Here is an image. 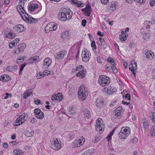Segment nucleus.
Here are the masks:
<instances>
[{
	"label": "nucleus",
	"instance_id": "nucleus-36",
	"mask_svg": "<svg viewBox=\"0 0 155 155\" xmlns=\"http://www.w3.org/2000/svg\"><path fill=\"white\" fill-rule=\"evenodd\" d=\"M121 112H122L121 111L115 110L114 113V115L115 116V117H118L120 118V117L121 113Z\"/></svg>",
	"mask_w": 155,
	"mask_h": 155
},
{
	"label": "nucleus",
	"instance_id": "nucleus-10",
	"mask_svg": "<svg viewBox=\"0 0 155 155\" xmlns=\"http://www.w3.org/2000/svg\"><path fill=\"white\" fill-rule=\"evenodd\" d=\"M26 45L25 43H21L18 46L17 48H16L15 53H18L19 52H21L25 48Z\"/></svg>",
	"mask_w": 155,
	"mask_h": 155
},
{
	"label": "nucleus",
	"instance_id": "nucleus-13",
	"mask_svg": "<svg viewBox=\"0 0 155 155\" xmlns=\"http://www.w3.org/2000/svg\"><path fill=\"white\" fill-rule=\"evenodd\" d=\"M13 28L17 32H22L24 30V27L23 25L18 24L15 26Z\"/></svg>",
	"mask_w": 155,
	"mask_h": 155
},
{
	"label": "nucleus",
	"instance_id": "nucleus-6",
	"mask_svg": "<svg viewBox=\"0 0 155 155\" xmlns=\"http://www.w3.org/2000/svg\"><path fill=\"white\" fill-rule=\"evenodd\" d=\"M82 60L85 62H87L89 60L90 57L91 56V54L87 50H84L82 53Z\"/></svg>",
	"mask_w": 155,
	"mask_h": 155
},
{
	"label": "nucleus",
	"instance_id": "nucleus-33",
	"mask_svg": "<svg viewBox=\"0 0 155 155\" xmlns=\"http://www.w3.org/2000/svg\"><path fill=\"white\" fill-rule=\"evenodd\" d=\"M150 136L152 137L155 136V124L152 126L150 130Z\"/></svg>",
	"mask_w": 155,
	"mask_h": 155
},
{
	"label": "nucleus",
	"instance_id": "nucleus-54",
	"mask_svg": "<svg viewBox=\"0 0 155 155\" xmlns=\"http://www.w3.org/2000/svg\"><path fill=\"white\" fill-rule=\"evenodd\" d=\"M111 69H112L113 71L115 73H117V70L116 69V67L115 66V64L114 65H112V68Z\"/></svg>",
	"mask_w": 155,
	"mask_h": 155
},
{
	"label": "nucleus",
	"instance_id": "nucleus-40",
	"mask_svg": "<svg viewBox=\"0 0 155 155\" xmlns=\"http://www.w3.org/2000/svg\"><path fill=\"white\" fill-rule=\"evenodd\" d=\"M57 96V100L59 101H60L63 98L61 93H59L56 94Z\"/></svg>",
	"mask_w": 155,
	"mask_h": 155
},
{
	"label": "nucleus",
	"instance_id": "nucleus-28",
	"mask_svg": "<svg viewBox=\"0 0 155 155\" xmlns=\"http://www.w3.org/2000/svg\"><path fill=\"white\" fill-rule=\"evenodd\" d=\"M22 11V13L21 14H22V15L23 16V18H22L25 21L26 20H28L27 18L28 17H30V15H29L25 11V12L24 11Z\"/></svg>",
	"mask_w": 155,
	"mask_h": 155
},
{
	"label": "nucleus",
	"instance_id": "nucleus-38",
	"mask_svg": "<svg viewBox=\"0 0 155 155\" xmlns=\"http://www.w3.org/2000/svg\"><path fill=\"white\" fill-rule=\"evenodd\" d=\"M143 38L144 40H148L150 38L149 34L147 33H145L143 34Z\"/></svg>",
	"mask_w": 155,
	"mask_h": 155
},
{
	"label": "nucleus",
	"instance_id": "nucleus-16",
	"mask_svg": "<svg viewBox=\"0 0 155 155\" xmlns=\"http://www.w3.org/2000/svg\"><path fill=\"white\" fill-rule=\"evenodd\" d=\"M5 37L8 38L9 39L12 38L15 36L16 34L13 32L12 31H10L8 32H5Z\"/></svg>",
	"mask_w": 155,
	"mask_h": 155
},
{
	"label": "nucleus",
	"instance_id": "nucleus-24",
	"mask_svg": "<svg viewBox=\"0 0 155 155\" xmlns=\"http://www.w3.org/2000/svg\"><path fill=\"white\" fill-rule=\"evenodd\" d=\"M39 60V56H35L29 59V62L31 63H33L34 62H36L38 61Z\"/></svg>",
	"mask_w": 155,
	"mask_h": 155
},
{
	"label": "nucleus",
	"instance_id": "nucleus-63",
	"mask_svg": "<svg viewBox=\"0 0 155 155\" xmlns=\"http://www.w3.org/2000/svg\"><path fill=\"white\" fill-rule=\"evenodd\" d=\"M152 75L153 76L152 78L155 79V69H153L152 73Z\"/></svg>",
	"mask_w": 155,
	"mask_h": 155
},
{
	"label": "nucleus",
	"instance_id": "nucleus-31",
	"mask_svg": "<svg viewBox=\"0 0 155 155\" xmlns=\"http://www.w3.org/2000/svg\"><path fill=\"white\" fill-rule=\"evenodd\" d=\"M27 19L28 20H25V21L28 23H32L35 22V19L31 17V16L28 17Z\"/></svg>",
	"mask_w": 155,
	"mask_h": 155
},
{
	"label": "nucleus",
	"instance_id": "nucleus-47",
	"mask_svg": "<svg viewBox=\"0 0 155 155\" xmlns=\"http://www.w3.org/2000/svg\"><path fill=\"white\" fill-rule=\"evenodd\" d=\"M84 68V67L83 65H80L76 67V69L77 71H81V70H82V69H83Z\"/></svg>",
	"mask_w": 155,
	"mask_h": 155
},
{
	"label": "nucleus",
	"instance_id": "nucleus-11",
	"mask_svg": "<svg viewBox=\"0 0 155 155\" xmlns=\"http://www.w3.org/2000/svg\"><path fill=\"white\" fill-rule=\"evenodd\" d=\"M51 59L49 58H46L44 60L43 65L42 68H48L51 65Z\"/></svg>",
	"mask_w": 155,
	"mask_h": 155
},
{
	"label": "nucleus",
	"instance_id": "nucleus-1",
	"mask_svg": "<svg viewBox=\"0 0 155 155\" xmlns=\"http://www.w3.org/2000/svg\"><path fill=\"white\" fill-rule=\"evenodd\" d=\"M73 14L71 11H68L66 12H59L58 15V19L62 21H65L67 20H70Z\"/></svg>",
	"mask_w": 155,
	"mask_h": 155
},
{
	"label": "nucleus",
	"instance_id": "nucleus-26",
	"mask_svg": "<svg viewBox=\"0 0 155 155\" xmlns=\"http://www.w3.org/2000/svg\"><path fill=\"white\" fill-rule=\"evenodd\" d=\"M34 133V131L33 130H31L30 131L27 130L25 132V135L28 137H32Z\"/></svg>",
	"mask_w": 155,
	"mask_h": 155
},
{
	"label": "nucleus",
	"instance_id": "nucleus-34",
	"mask_svg": "<svg viewBox=\"0 0 155 155\" xmlns=\"http://www.w3.org/2000/svg\"><path fill=\"white\" fill-rule=\"evenodd\" d=\"M84 117L87 119L91 117L90 112L88 110L84 111Z\"/></svg>",
	"mask_w": 155,
	"mask_h": 155
},
{
	"label": "nucleus",
	"instance_id": "nucleus-19",
	"mask_svg": "<svg viewBox=\"0 0 155 155\" xmlns=\"http://www.w3.org/2000/svg\"><path fill=\"white\" fill-rule=\"evenodd\" d=\"M146 55L147 59H151L154 56V53L150 51H148L146 53Z\"/></svg>",
	"mask_w": 155,
	"mask_h": 155
},
{
	"label": "nucleus",
	"instance_id": "nucleus-17",
	"mask_svg": "<svg viewBox=\"0 0 155 155\" xmlns=\"http://www.w3.org/2000/svg\"><path fill=\"white\" fill-rule=\"evenodd\" d=\"M86 73V71L85 70L82 69L77 74L76 76L78 77H81V78H82L85 77Z\"/></svg>",
	"mask_w": 155,
	"mask_h": 155
},
{
	"label": "nucleus",
	"instance_id": "nucleus-30",
	"mask_svg": "<svg viewBox=\"0 0 155 155\" xmlns=\"http://www.w3.org/2000/svg\"><path fill=\"white\" fill-rule=\"evenodd\" d=\"M68 113L71 116H72L73 114L75 113V111L74 110V108L71 107H70L68 109Z\"/></svg>",
	"mask_w": 155,
	"mask_h": 155
},
{
	"label": "nucleus",
	"instance_id": "nucleus-52",
	"mask_svg": "<svg viewBox=\"0 0 155 155\" xmlns=\"http://www.w3.org/2000/svg\"><path fill=\"white\" fill-rule=\"evenodd\" d=\"M75 49L76 51H77V52L76 54H75V57L76 58V59H77L79 56V49L77 47H76L75 48Z\"/></svg>",
	"mask_w": 155,
	"mask_h": 155
},
{
	"label": "nucleus",
	"instance_id": "nucleus-42",
	"mask_svg": "<svg viewBox=\"0 0 155 155\" xmlns=\"http://www.w3.org/2000/svg\"><path fill=\"white\" fill-rule=\"evenodd\" d=\"M46 75V74L44 73H39L37 74L36 77L37 79H40L42 77H45Z\"/></svg>",
	"mask_w": 155,
	"mask_h": 155
},
{
	"label": "nucleus",
	"instance_id": "nucleus-39",
	"mask_svg": "<svg viewBox=\"0 0 155 155\" xmlns=\"http://www.w3.org/2000/svg\"><path fill=\"white\" fill-rule=\"evenodd\" d=\"M22 152V151L19 149H15L13 151L14 153L16 155H20Z\"/></svg>",
	"mask_w": 155,
	"mask_h": 155
},
{
	"label": "nucleus",
	"instance_id": "nucleus-7",
	"mask_svg": "<svg viewBox=\"0 0 155 155\" xmlns=\"http://www.w3.org/2000/svg\"><path fill=\"white\" fill-rule=\"evenodd\" d=\"M95 103L96 106L100 108L104 107L106 104L103 100L102 98L100 97L97 98Z\"/></svg>",
	"mask_w": 155,
	"mask_h": 155
},
{
	"label": "nucleus",
	"instance_id": "nucleus-35",
	"mask_svg": "<svg viewBox=\"0 0 155 155\" xmlns=\"http://www.w3.org/2000/svg\"><path fill=\"white\" fill-rule=\"evenodd\" d=\"M101 138V137L99 135V134L95 136L93 142L95 143L97 142L100 141Z\"/></svg>",
	"mask_w": 155,
	"mask_h": 155
},
{
	"label": "nucleus",
	"instance_id": "nucleus-14",
	"mask_svg": "<svg viewBox=\"0 0 155 155\" xmlns=\"http://www.w3.org/2000/svg\"><path fill=\"white\" fill-rule=\"evenodd\" d=\"M70 2L76 5L78 7H82L84 6V4L81 3V2L77 0H69Z\"/></svg>",
	"mask_w": 155,
	"mask_h": 155
},
{
	"label": "nucleus",
	"instance_id": "nucleus-49",
	"mask_svg": "<svg viewBox=\"0 0 155 155\" xmlns=\"http://www.w3.org/2000/svg\"><path fill=\"white\" fill-rule=\"evenodd\" d=\"M131 65L132 66V67L133 68H134V69H137V63L136 62H133L131 63Z\"/></svg>",
	"mask_w": 155,
	"mask_h": 155
},
{
	"label": "nucleus",
	"instance_id": "nucleus-27",
	"mask_svg": "<svg viewBox=\"0 0 155 155\" xmlns=\"http://www.w3.org/2000/svg\"><path fill=\"white\" fill-rule=\"evenodd\" d=\"M152 24L151 22L149 21H146L144 23V27L146 29H148L150 28V26Z\"/></svg>",
	"mask_w": 155,
	"mask_h": 155
},
{
	"label": "nucleus",
	"instance_id": "nucleus-61",
	"mask_svg": "<svg viewBox=\"0 0 155 155\" xmlns=\"http://www.w3.org/2000/svg\"><path fill=\"white\" fill-rule=\"evenodd\" d=\"M155 4V0H151L150 2V4L151 6H152L154 5Z\"/></svg>",
	"mask_w": 155,
	"mask_h": 155
},
{
	"label": "nucleus",
	"instance_id": "nucleus-8",
	"mask_svg": "<svg viewBox=\"0 0 155 155\" xmlns=\"http://www.w3.org/2000/svg\"><path fill=\"white\" fill-rule=\"evenodd\" d=\"M34 114L36 117L38 119H42L44 117L43 112L39 108H36L35 110Z\"/></svg>",
	"mask_w": 155,
	"mask_h": 155
},
{
	"label": "nucleus",
	"instance_id": "nucleus-50",
	"mask_svg": "<svg viewBox=\"0 0 155 155\" xmlns=\"http://www.w3.org/2000/svg\"><path fill=\"white\" fill-rule=\"evenodd\" d=\"M12 97V95L11 93H5V96L4 97V98L5 99H8V97L11 98Z\"/></svg>",
	"mask_w": 155,
	"mask_h": 155
},
{
	"label": "nucleus",
	"instance_id": "nucleus-15",
	"mask_svg": "<svg viewBox=\"0 0 155 155\" xmlns=\"http://www.w3.org/2000/svg\"><path fill=\"white\" fill-rule=\"evenodd\" d=\"M83 141V139H79L78 140H76L73 143V145L74 147H80L81 145L83 144V143L82 141Z\"/></svg>",
	"mask_w": 155,
	"mask_h": 155
},
{
	"label": "nucleus",
	"instance_id": "nucleus-9",
	"mask_svg": "<svg viewBox=\"0 0 155 155\" xmlns=\"http://www.w3.org/2000/svg\"><path fill=\"white\" fill-rule=\"evenodd\" d=\"M102 120L101 119L100 120L98 119L97 121V120L96 124L95 126L96 130L99 132H101L103 130V127L102 125L103 126L102 123Z\"/></svg>",
	"mask_w": 155,
	"mask_h": 155
},
{
	"label": "nucleus",
	"instance_id": "nucleus-58",
	"mask_svg": "<svg viewBox=\"0 0 155 155\" xmlns=\"http://www.w3.org/2000/svg\"><path fill=\"white\" fill-rule=\"evenodd\" d=\"M87 23V21L86 19H84L82 21L81 24L83 27H85Z\"/></svg>",
	"mask_w": 155,
	"mask_h": 155
},
{
	"label": "nucleus",
	"instance_id": "nucleus-3",
	"mask_svg": "<svg viewBox=\"0 0 155 155\" xmlns=\"http://www.w3.org/2000/svg\"><path fill=\"white\" fill-rule=\"evenodd\" d=\"M98 83L104 87L108 85L110 82V78L106 76L100 75L98 80Z\"/></svg>",
	"mask_w": 155,
	"mask_h": 155
},
{
	"label": "nucleus",
	"instance_id": "nucleus-23",
	"mask_svg": "<svg viewBox=\"0 0 155 155\" xmlns=\"http://www.w3.org/2000/svg\"><path fill=\"white\" fill-rule=\"evenodd\" d=\"M17 8L19 12V13L22 18H23V16L22 15V14H21V13H22V11H24V12H25V10L24 8L21 5H19L17 6Z\"/></svg>",
	"mask_w": 155,
	"mask_h": 155
},
{
	"label": "nucleus",
	"instance_id": "nucleus-5",
	"mask_svg": "<svg viewBox=\"0 0 155 155\" xmlns=\"http://www.w3.org/2000/svg\"><path fill=\"white\" fill-rule=\"evenodd\" d=\"M84 86H80L79 88L78 94L79 95L78 97L82 100H84L86 96V92L84 89Z\"/></svg>",
	"mask_w": 155,
	"mask_h": 155
},
{
	"label": "nucleus",
	"instance_id": "nucleus-41",
	"mask_svg": "<svg viewBox=\"0 0 155 155\" xmlns=\"http://www.w3.org/2000/svg\"><path fill=\"white\" fill-rule=\"evenodd\" d=\"M108 62L110 63L112 65H114L115 64V62L114 60L112 58H108L107 60Z\"/></svg>",
	"mask_w": 155,
	"mask_h": 155
},
{
	"label": "nucleus",
	"instance_id": "nucleus-62",
	"mask_svg": "<svg viewBox=\"0 0 155 155\" xmlns=\"http://www.w3.org/2000/svg\"><path fill=\"white\" fill-rule=\"evenodd\" d=\"M134 1L137 2H140L143 4L145 3V0H134Z\"/></svg>",
	"mask_w": 155,
	"mask_h": 155
},
{
	"label": "nucleus",
	"instance_id": "nucleus-48",
	"mask_svg": "<svg viewBox=\"0 0 155 155\" xmlns=\"http://www.w3.org/2000/svg\"><path fill=\"white\" fill-rule=\"evenodd\" d=\"M110 90H109V92H112V94L115 92H116L117 91V89L116 88L114 87H112L111 86H110Z\"/></svg>",
	"mask_w": 155,
	"mask_h": 155
},
{
	"label": "nucleus",
	"instance_id": "nucleus-43",
	"mask_svg": "<svg viewBox=\"0 0 155 155\" xmlns=\"http://www.w3.org/2000/svg\"><path fill=\"white\" fill-rule=\"evenodd\" d=\"M16 123H17L16 124H15V126H17L18 125H19L23 123L24 122V121H22L21 120H19V119L17 118L16 120Z\"/></svg>",
	"mask_w": 155,
	"mask_h": 155
},
{
	"label": "nucleus",
	"instance_id": "nucleus-46",
	"mask_svg": "<svg viewBox=\"0 0 155 155\" xmlns=\"http://www.w3.org/2000/svg\"><path fill=\"white\" fill-rule=\"evenodd\" d=\"M21 119L22 120V121H24L25 120H26L25 119V118L26 117H27L28 116V115L27 114H25V113H24L23 114H22L21 115Z\"/></svg>",
	"mask_w": 155,
	"mask_h": 155
},
{
	"label": "nucleus",
	"instance_id": "nucleus-45",
	"mask_svg": "<svg viewBox=\"0 0 155 155\" xmlns=\"http://www.w3.org/2000/svg\"><path fill=\"white\" fill-rule=\"evenodd\" d=\"M19 39L18 38H16L15 39L13 40L12 42V44H13L14 46H15L19 42Z\"/></svg>",
	"mask_w": 155,
	"mask_h": 155
},
{
	"label": "nucleus",
	"instance_id": "nucleus-21",
	"mask_svg": "<svg viewBox=\"0 0 155 155\" xmlns=\"http://www.w3.org/2000/svg\"><path fill=\"white\" fill-rule=\"evenodd\" d=\"M118 6V3L116 2H111L110 4V9L112 11L115 10Z\"/></svg>",
	"mask_w": 155,
	"mask_h": 155
},
{
	"label": "nucleus",
	"instance_id": "nucleus-37",
	"mask_svg": "<svg viewBox=\"0 0 155 155\" xmlns=\"http://www.w3.org/2000/svg\"><path fill=\"white\" fill-rule=\"evenodd\" d=\"M127 35V34L120 35L119 36V38L121 41H124L126 39Z\"/></svg>",
	"mask_w": 155,
	"mask_h": 155
},
{
	"label": "nucleus",
	"instance_id": "nucleus-64",
	"mask_svg": "<svg viewBox=\"0 0 155 155\" xmlns=\"http://www.w3.org/2000/svg\"><path fill=\"white\" fill-rule=\"evenodd\" d=\"M115 110H117L121 111V112H122V111H123L122 108V107L120 106L118 107L117 108H116Z\"/></svg>",
	"mask_w": 155,
	"mask_h": 155
},
{
	"label": "nucleus",
	"instance_id": "nucleus-2",
	"mask_svg": "<svg viewBox=\"0 0 155 155\" xmlns=\"http://www.w3.org/2000/svg\"><path fill=\"white\" fill-rule=\"evenodd\" d=\"M51 144L50 147L52 149L57 150L59 149L61 147V143L60 140L57 138H53L51 140Z\"/></svg>",
	"mask_w": 155,
	"mask_h": 155
},
{
	"label": "nucleus",
	"instance_id": "nucleus-55",
	"mask_svg": "<svg viewBox=\"0 0 155 155\" xmlns=\"http://www.w3.org/2000/svg\"><path fill=\"white\" fill-rule=\"evenodd\" d=\"M101 45L102 48H105L107 47V45L105 41L101 43Z\"/></svg>",
	"mask_w": 155,
	"mask_h": 155
},
{
	"label": "nucleus",
	"instance_id": "nucleus-57",
	"mask_svg": "<svg viewBox=\"0 0 155 155\" xmlns=\"http://www.w3.org/2000/svg\"><path fill=\"white\" fill-rule=\"evenodd\" d=\"M90 150H87L86 151L84 152L83 153V155H90L91 152H90Z\"/></svg>",
	"mask_w": 155,
	"mask_h": 155
},
{
	"label": "nucleus",
	"instance_id": "nucleus-25",
	"mask_svg": "<svg viewBox=\"0 0 155 155\" xmlns=\"http://www.w3.org/2000/svg\"><path fill=\"white\" fill-rule=\"evenodd\" d=\"M141 123H143V127L145 130H147L149 126L148 122L146 120L143 119L141 120Z\"/></svg>",
	"mask_w": 155,
	"mask_h": 155
},
{
	"label": "nucleus",
	"instance_id": "nucleus-22",
	"mask_svg": "<svg viewBox=\"0 0 155 155\" xmlns=\"http://www.w3.org/2000/svg\"><path fill=\"white\" fill-rule=\"evenodd\" d=\"M10 79V78L9 77L5 74L2 75L0 77V80L4 81H8Z\"/></svg>",
	"mask_w": 155,
	"mask_h": 155
},
{
	"label": "nucleus",
	"instance_id": "nucleus-20",
	"mask_svg": "<svg viewBox=\"0 0 155 155\" xmlns=\"http://www.w3.org/2000/svg\"><path fill=\"white\" fill-rule=\"evenodd\" d=\"M69 32L68 31H65L63 32L61 34V37L64 40L68 39L69 38Z\"/></svg>",
	"mask_w": 155,
	"mask_h": 155
},
{
	"label": "nucleus",
	"instance_id": "nucleus-60",
	"mask_svg": "<svg viewBox=\"0 0 155 155\" xmlns=\"http://www.w3.org/2000/svg\"><path fill=\"white\" fill-rule=\"evenodd\" d=\"M6 69L8 71H10V72L13 71V70H12V66H8V67Z\"/></svg>",
	"mask_w": 155,
	"mask_h": 155
},
{
	"label": "nucleus",
	"instance_id": "nucleus-59",
	"mask_svg": "<svg viewBox=\"0 0 155 155\" xmlns=\"http://www.w3.org/2000/svg\"><path fill=\"white\" fill-rule=\"evenodd\" d=\"M101 2L103 4L106 5L109 2V0H101Z\"/></svg>",
	"mask_w": 155,
	"mask_h": 155
},
{
	"label": "nucleus",
	"instance_id": "nucleus-29",
	"mask_svg": "<svg viewBox=\"0 0 155 155\" xmlns=\"http://www.w3.org/2000/svg\"><path fill=\"white\" fill-rule=\"evenodd\" d=\"M91 11V7H89L88 8H86L85 11L84 13L85 14V15L89 16Z\"/></svg>",
	"mask_w": 155,
	"mask_h": 155
},
{
	"label": "nucleus",
	"instance_id": "nucleus-18",
	"mask_svg": "<svg viewBox=\"0 0 155 155\" xmlns=\"http://www.w3.org/2000/svg\"><path fill=\"white\" fill-rule=\"evenodd\" d=\"M66 52V51L65 50L59 52L57 54V56L56 57V58L57 59L63 58Z\"/></svg>",
	"mask_w": 155,
	"mask_h": 155
},
{
	"label": "nucleus",
	"instance_id": "nucleus-44",
	"mask_svg": "<svg viewBox=\"0 0 155 155\" xmlns=\"http://www.w3.org/2000/svg\"><path fill=\"white\" fill-rule=\"evenodd\" d=\"M50 24H49V23L48 24L45 28V30L46 33H48V31H50Z\"/></svg>",
	"mask_w": 155,
	"mask_h": 155
},
{
	"label": "nucleus",
	"instance_id": "nucleus-53",
	"mask_svg": "<svg viewBox=\"0 0 155 155\" xmlns=\"http://www.w3.org/2000/svg\"><path fill=\"white\" fill-rule=\"evenodd\" d=\"M91 45L94 50L96 49V45L94 41H93L92 42Z\"/></svg>",
	"mask_w": 155,
	"mask_h": 155
},
{
	"label": "nucleus",
	"instance_id": "nucleus-12",
	"mask_svg": "<svg viewBox=\"0 0 155 155\" xmlns=\"http://www.w3.org/2000/svg\"><path fill=\"white\" fill-rule=\"evenodd\" d=\"M28 6V10L31 12H32L38 8V5L37 4L33 3H29Z\"/></svg>",
	"mask_w": 155,
	"mask_h": 155
},
{
	"label": "nucleus",
	"instance_id": "nucleus-51",
	"mask_svg": "<svg viewBox=\"0 0 155 155\" xmlns=\"http://www.w3.org/2000/svg\"><path fill=\"white\" fill-rule=\"evenodd\" d=\"M110 86H108V87H105L104 88L105 91L108 93L109 94H112V92H109V90H110Z\"/></svg>",
	"mask_w": 155,
	"mask_h": 155
},
{
	"label": "nucleus",
	"instance_id": "nucleus-56",
	"mask_svg": "<svg viewBox=\"0 0 155 155\" xmlns=\"http://www.w3.org/2000/svg\"><path fill=\"white\" fill-rule=\"evenodd\" d=\"M127 98L129 101H130V95L128 93L127 94L125 95V99H126Z\"/></svg>",
	"mask_w": 155,
	"mask_h": 155
},
{
	"label": "nucleus",
	"instance_id": "nucleus-32",
	"mask_svg": "<svg viewBox=\"0 0 155 155\" xmlns=\"http://www.w3.org/2000/svg\"><path fill=\"white\" fill-rule=\"evenodd\" d=\"M50 24V31H55L57 28V26L56 25H54L53 23H49Z\"/></svg>",
	"mask_w": 155,
	"mask_h": 155
},
{
	"label": "nucleus",
	"instance_id": "nucleus-4",
	"mask_svg": "<svg viewBox=\"0 0 155 155\" xmlns=\"http://www.w3.org/2000/svg\"><path fill=\"white\" fill-rule=\"evenodd\" d=\"M129 129V128H126L123 127L119 134V137L122 139H126L130 134Z\"/></svg>",
	"mask_w": 155,
	"mask_h": 155
}]
</instances>
